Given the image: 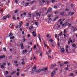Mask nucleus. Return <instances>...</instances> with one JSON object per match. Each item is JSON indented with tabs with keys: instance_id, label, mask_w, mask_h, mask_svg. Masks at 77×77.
<instances>
[{
	"instance_id": "obj_1",
	"label": "nucleus",
	"mask_w": 77,
	"mask_h": 77,
	"mask_svg": "<svg viewBox=\"0 0 77 77\" xmlns=\"http://www.w3.org/2000/svg\"><path fill=\"white\" fill-rule=\"evenodd\" d=\"M43 69H39L36 70V72L37 73H40V72H41L42 71H43Z\"/></svg>"
},
{
	"instance_id": "obj_2",
	"label": "nucleus",
	"mask_w": 77,
	"mask_h": 77,
	"mask_svg": "<svg viewBox=\"0 0 77 77\" xmlns=\"http://www.w3.org/2000/svg\"><path fill=\"white\" fill-rule=\"evenodd\" d=\"M69 40H70V41H68V44L69 45H70V44L71 43H71H72V40L71 39V38H69ZM70 41L71 42H70Z\"/></svg>"
},
{
	"instance_id": "obj_3",
	"label": "nucleus",
	"mask_w": 77,
	"mask_h": 77,
	"mask_svg": "<svg viewBox=\"0 0 77 77\" xmlns=\"http://www.w3.org/2000/svg\"><path fill=\"white\" fill-rule=\"evenodd\" d=\"M56 74V72H55V71L52 72L51 73V77H53L54 76V74Z\"/></svg>"
},
{
	"instance_id": "obj_4",
	"label": "nucleus",
	"mask_w": 77,
	"mask_h": 77,
	"mask_svg": "<svg viewBox=\"0 0 77 77\" xmlns=\"http://www.w3.org/2000/svg\"><path fill=\"white\" fill-rule=\"evenodd\" d=\"M52 8H49V10L48 11V12H51L52 11Z\"/></svg>"
},
{
	"instance_id": "obj_5",
	"label": "nucleus",
	"mask_w": 77,
	"mask_h": 77,
	"mask_svg": "<svg viewBox=\"0 0 77 77\" xmlns=\"http://www.w3.org/2000/svg\"><path fill=\"white\" fill-rule=\"evenodd\" d=\"M13 36V34L11 32H10L8 35L9 38L11 37V36Z\"/></svg>"
},
{
	"instance_id": "obj_6",
	"label": "nucleus",
	"mask_w": 77,
	"mask_h": 77,
	"mask_svg": "<svg viewBox=\"0 0 77 77\" xmlns=\"http://www.w3.org/2000/svg\"><path fill=\"white\" fill-rule=\"evenodd\" d=\"M32 35L33 36H36V32L33 31L32 32Z\"/></svg>"
},
{
	"instance_id": "obj_7",
	"label": "nucleus",
	"mask_w": 77,
	"mask_h": 77,
	"mask_svg": "<svg viewBox=\"0 0 77 77\" xmlns=\"http://www.w3.org/2000/svg\"><path fill=\"white\" fill-rule=\"evenodd\" d=\"M60 51L61 53H64V51H65V49H64L63 48H62L61 49Z\"/></svg>"
},
{
	"instance_id": "obj_8",
	"label": "nucleus",
	"mask_w": 77,
	"mask_h": 77,
	"mask_svg": "<svg viewBox=\"0 0 77 77\" xmlns=\"http://www.w3.org/2000/svg\"><path fill=\"white\" fill-rule=\"evenodd\" d=\"M38 38L40 40V42H41V35H40V34H38Z\"/></svg>"
},
{
	"instance_id": "obj_9",
	"label": "nucleus",
	"mask_w": 77,
	"mask_h": 77,
	"mask_svg": "<svg viewBox=\"0 0 77 77\" xmlns=\"http://www.w3.org/2000/svg\"><path fill=\"white\" fill-rule=\"evenodd\" d=\"M20 46L21 47V48L22 49H23L24 48V46H23V43H21L20 44Z\"/></svg>"
},
{
	"instance_id": "obj_10",
	"label": "nucleus",
	"mask_w": 77,
	"mask_h": 77,
	"mask_svg": "<svg viewBox=\"0 0 77 77\" xmlns=\"http://www.w3.org/2000/svg\"><path fill=\"white\" fill-rule=\"evenodd\" d=\"M60 14L61 15H64L65 14V12H61L60 13Z\"/></svg>"
},
{
	"instance_id": "obj_11",
	"label": "nucleus",
	"mask_w": 77,
	"mask_h": 77,
	"mask_svg": "<svg viewBox=\"0 0 77 77\" xmlns=\"http://www.w3.org/2000/svg\"><path fill=\"white\" fill-rule=\"evenodd\" d=\"M44 42V46L45 47H46L47 46V44H46V42Z\"/></svg>"
},
{
	"instance_id": "obj_12",
	"label": "nucleus",
	"mask_w": 77,
	"mask_h": 77,
	"mask_svg": "<svg viewBox=\"0 0 77 77\" xmlns=\"http://www.w3.org/2000/svg\"><path fill=\"white\" fill-rule=\"evenodd\" d=\"M74 12H70V13H69V15H74Z\"/></svg>"
},
{
	"instance_id": "obj_13",
	"label": "nucleus",
	"mask_w": 77,
	"mask_h": 77,
	"mask_svg": "<svg viewBox=\"0 0 77 77\" xmlns=\"http://www.w3.org/2000/svg\"><path fill=\"white\" fill-rule=\"evenodd\" d=\"M5 58V55H3L2 56H1L0 57V58L1 59H3V58Z\"/></svg>"
},
{
	"instance_id": "obj_14",
	"label": "nucleus",
	"mask_w": 77,
	"mask_h": 77,
	"mask_svg": "<svg viewBox=\"0 0 77 77\" xmlns=\"http://www.w3.org/2000/svg\"><path fill=\"white\" fill-rule=\"evenodd\" d=\"M36 70H35V69H32V73H34L35 72H36Z\"/></svg>"
},
{
	"instance_id": "obj_15",
	"label": "nucleus",
	"mask_w": 77,
	"mask_h": 77,
	"mask_svg": "<svg viewBox=\"0 0 77 77\" xmlns=\"http://www.w3.org/2000/svg\"><path fill=\"white\" fill-rule=\"evenodd\" d=\"M42 52L40 51L39 52V56H42Z\"/></svg>"
},
{
	"instance_id": "obj_16",
	"label": "nucleus",
	"mask_w": 77,
	"mask_h": 77,
	"mask_svg": "<svg viewBox=\"0 0 77 77\" xmlns=\"http://www.w3.org/2000/svg\"><path fill=\"white\" fill-rule=\"evenodd\" d=\"M31 12H29L28 13V17H31Z\"/></svg>"
},
{
	"instance_id": "obj_17",
	"label": "nucleus",
	"mask_w": 77,
	"mask_h": 77,
	"mask_svg": "<svg viewBox=\"0 0 77 77\" xmlns=\"http://www.w3.org/2000/svg\"><path fill=\"white\" fill-rule=\"evenodd\" d=\"M13 26V24L11 23V24L9 25V27L10 28H12V27Z\"/></svg>"
},
{
	"instance_id": "obj_18",
	"label": "nucleus",
	"mask_w": 77,
	"mask_h": 77,
	"mask_svg": "<svg viewBox=\"0 0 77 77\" xmlns=\"http://www.w3.org/2000/svg\"><path fill=\"white\" fill-rule=\"evenodd\" d=\"M48 68H45L42 69H43V71H47V70Z\"/></svg>"
},
{
	"instance_id": "obj_19",
	"label": "nucleus",
	"mask_w": 77,
	"mask_h": 77,
	"mask_svg": "<svg viewBox=\"0 0 77 77\" xmlns=\"http://www.w3.org/2000/svg\"><path fill=\"white\" fill-rule=\"evenodd\" d=\"M27 50H23V51L22 52V53H26V52H27Z\"/></svg>"
},
{
	"instance_id": "obj_20",
	"label": "nucleus",
	"mask_w": 77,
	"mask_h": 77,
	"mask_svg": "<svg viewBox=\"0 0 77 77\" xmlns=\"http://www.w3.org/2000/svg\"><path fill=\"white\" fill-rule=\"evenodd\" d=\"M21 26L20 25H19L17 26L16 28L19 29L20 27H21Z\"/></svg>"
},
{
	"instance_id": "obj_21",
	"label": "nucleus",
	"mask_w": 77,
	"mask_h": 77,
	"mask_svg": "<svg viewBox=\"0 0 77 77\" xmlns=\"http://www.w3.org/2000/svg\"><path fill=\"white\" fill-rule=\"evenodd\" d=\"M3 49L4 51H6V48H3Z\"/></svg>"
},
{
	"instance_id": "obj_22",
	"label": "nucleus",
	"mask_w": 77,
	"mask_h": 77,
	"mask_svg": "<svg viewBox=\"0 0 77 77\" xmlns=\"http://www.w3.org/2000/svg\"><path fill=\"white\" fill-rule=\"evenodd\" d=\"M36 15H37V16H41V14H39V13L38 12V13H36Z\"/></svg>"
},
{
	"instance_id": "obj_23",
	"label": "nucleus",
	"mask_w": 77,
	"mask_h": 77,
	"mask_svg": "<svg viewBox=\"0 0 77 77\" xmlns=\"http://www.w3.org/2000/svg\"><path fill=\"white\" fill-rule=\"evenodd\" d=\"M54 66H54V65H51V68H54Z\"/></svg>"
},
{
	"instance_id": "obj_24",
	"label": "nucleus",
	"mask_w": 77,
	"mask_h": 77,
	"mask_svg": "<svg viewBox=\"0 0 77 77\" xmlns=\"http://www.w3.org/2000/svg\"><path fill=\"white\" fill-rule=\"evenodd\" d=\"M56 2V0H51V2L52 3H54Z\"/></svg>"
},
{
	"instance_id": "obj_25",
	"label": "nucleus",
	"mask_w": 77,
	"mask_h": 77,
	"mask_svg": "<svg viewBox=\"0 0 77 77\" xmlns=\"http://www.w3.org/2000/svg\"><path fill=\"white\" fill-rule=\"evenodd\" d=\"M67 63H68V61H66V62H63V64H67Z\"/></svg>"
},
{
	"instance_id": "obj_26",
	"label": "nucleus",
	"mask_w": 77,
	"mask_h": 77,
	"mask_svg": "<svg viewBox=\"0 0 77 77\" xmlns=\"http://www.w3.org/2000/svg\"><path fill=\"white\" fill-rule=\"evenodd\" d=\"M36 45H35L34 46V50H36Z\"/></svg>"
},
{
	"instance_id": "obj_27",
	"label": "nucleus",
	"mask_w": 77,
	"mask_h": 77,
	"mask_svg": "<svg viewBox=\"0 0 77 77\" xmlns=\"http://www.w3.org/2000/svg\"><path fill=\"white\" fill-rule=\"evenodd\" d=\"M35 25L37 26H38V25H39V24L37 22H35Z\"/></svg>"
},
{
	"instance_id": "obj_28",
	"label": "nucleus",
	"mask_w": 77,
	"mask_h": 77,
	"mask_svg": "<svg viewBox=\"0 0 77 77\" xmlns=\"http://www.w3.org/2000/svg\"><path fill=\"white\" fill-rule=\"evenodd\" d=\"M73 31H75V32L77 30V29L75 28H74L73 29Z\"/></svg>"
},
{
	"instance_id": "obj_29",
	"label": "nucleus",
	"mask_w": 77,
	"mask_h": 77,
	"mask_svg": "<svg viewBox=\"0 0 77 77\" xmlns=\"http://www.w3.org/2000/svg\"><path fill=\"white\" fill-rule=\"evenodd\" d=\"M23 24V22L22 21H20V25L21 26V25Z\"/></svg>"
},
{
	"instance_id": "obj_30",
	"label": "nucleus",
	"mask_w": 77,
	"mask_h": 77,
	"mask_svg": "<svg viewBox=\"0 0 77 77\" xmlns=\"http://www.w3.org/2000/svg\"><path fill=\"white\" fill-rule=\"evenodd\" d=\"M14 38H15V37L14 36H12V37H10L11 39H14Z\"/></svg>"
},
{
	"instance_id": "obj_31",
	"label": "nucleus",
	"mask_w": 77,
	"mask_h": 77,
	"mask_svg": "<svg viewBox=\"0 0 77 77\" xmlns=\"http://www.w3.org/2000/svg\"><path fill=\"white\" fill-rule=\"evenodd\" d=\"M59 36H61V35H62V32H61V33L58 35Z\"/></svg>"
},
{
	"instance_id": "obj_32",
	"label": "nucleus",
	"mask_w": 77,
	"mask_h": 77,
	"mask_svg": "<svg viewBox=\"0 0 77 77\" xmlns=\"http://www.w3.org/2000/svg\"><path fill=\"white\" fill-rule=\"evenodd\" d=\"M18 11L17 10H16L15 11H14V13H18Z\"/></svg>"
},
{
	"instance_id": "obj_33",
	"label": "nucleus",
	"mask_w": 77,
	"mask_h": 77,
	"mask_svg": "<svg viewBox=\"0 0 77 77\" xmlns=\"http://www.w3.org/2000/svg\"><path fill=\"white\" fill-rule=\"evenodd\" d=\"M16 72V71H14L11 73V74L12 75H13V74H14V73H15V72Z\"/></svg>"
},
{
	"instance_id": "obj_34",
	"label": "nucleus",
	"mask_w": 77,
	"mask_h": 77,
	"mask_svg": "<svg viewBox=\"0 0 77 77\" xmlns=\"http://www.w3.org/2000/svg\"><path fill=\"white\" fill-rule=\"evenodd\" d=\"M72 46L73 47H76V45H75V44H73L72 45Z\"/></svg>"
},
{
	"instance_id": "obj_35",
	"label": "nucleus",
	"mask_w": 77,
	"mask_h": 77,
	"mask_svg": "<svg viewBox=\"0 0 77 77\" xmlns=\"http://www.w3.org/2000/svg\"><path fill=\"white\" fill-rule=\"evenodd\" d=\"M22 65H25V63H24V61H23L21 63Z\"/></svg>"
},
{
	"instance_id": "obj_36",
	"label": "nucleus",
	"mask_w": 77,
	"mask_h": 77,
	"mask_svg": "<svg viewBox=\"0 0 77 77\" xmlns=\"http://www.w3.org/2000/svg\"><path fill=\"white\" fill-rule=\"evenodd\" d=\"M7 18H10V17H11V15H7Z\"/></svg>"
},
{
	"instance_id": "obj_37",
	"label": "nucleus",
	"mask_w": 77,
	"mask_h": 77,
	"mask_svg": "<svg viewBox=\"0 0 77 77\" xmlns=\"http://www.w3.org/2000/svg\"><path fill=\"white\" fill-rule=\"evenodd\" d=\"M50 41H51V42L52 43H53V40H52V39H50Z\"/></svg>"
},
{
	"instance_id": "obj_38",
	"label": "nucleus",
	"mask_w": 77,
	"mask_h": 77,
	"mask_svg": "<svg viewBox=\"0 0 77 77\" xmlns=\"http://www.w3.org/2000/svg\"><path fill=\"white\" fill-rule=\"evenodd\" d=\"M36 66H34V67H33V69H35V70H36Z\"/></svg>"
},
{
	"instance_id": "obj_39",
	"label": "nucleus",
	"mask_w": 77,
	"mask_h": 77,
	"mask_svg": "<svg viewBox=\"0 0 77 77\" xmlns=\"http://www.w3.org/2000/svg\"><path fill=\"white\" fill-rule=\"evenodd\" d=\"M8 74H9V72H8V71H7L5 72V74L6 75H8Z\"/></svg>"
},
{
	"instance_id": "obj_40",
	"label": "nucleus",
	"mask_w": 77,
	"mask_h": 77,
	"mask_svg": "<svg viewBox=\"0 0 77 77\" xmlns=\"http://www.w3.org/2000/svg\"><path fill=\"white\" fill-rule=\"evenodd\" d=\"M64 65V64L63 63H62L60 65V66H63Z\"/></svg>"
},
{
	"instance_id": "obj_41",
	"label": "nucleus",
	"mask_w": 77,
	"mask_h": 77,
	"mask_svg": "<svg viewBox=\"0 0 77 77\" xmlns=\"http://www.w3.org/2000/svg\"><path fill=\"white\" fill-rule=\"evenodd\" d=\"M7 17H3V20H5L6 18Z\"/></svg>"
},
{
	"instance_id": "obj_42",
	"label": "nucleus",
	"mask_w": 77,
	"mask_h": 77,
	"mask_svg": "<svg viewBox=\"0 0 77 77\" xmlns=\"http://www.w3.org/2000/svg\"><path fill=\"white\" fill-rule=\"evenodd\" d=\"M65 24L66 25H68V24H69V23L68 22H66L65 23Z\"/></svg>"
},
{
	"instance_id": "obj_43",
	"label": "nucleus",
	"mask_w": 77,
	"mask_h": 77,
	"mask_svg": "<svg viewBox=\"0 0 77 77\" xmlns=\"http://www.w3.org/2000/svg\"><path fill=\"white\" fill-rule=\"evenodd\" d=\"M26 38H24L23 39V42H25V41H26Z\"/></svg>"
},
{
	"instance_id": "obj_44",
	"label": "nucleus",
	"mask_w": 77,
	"mask_h": 77,
	"mask_svg": "<svg viewBox=\"0 0 77 77\" xmlns=\"http://www.w3.org/2000/svg\"><path fill=\"white\" fill-rule=\"evenodd\" d=\"M54 8L55 9H57V6H54Z\"/></svg>"
},
{
	"instance_id": "obj_45",
	"label": "nucleus",
	"mask_w": 77,
	"mask_h": 77,
	"mask_svg": "<svg viewBox=\"0 0 77 77\" xmlns=\"http://www.w3.org/2000/svg\"><path fill=\"white\" fill-rule=\"evenodd\" d=\"M1 68H2V69H3V68H4V66L3 65H1Z\"/></svg>"
},
{
	"instance_id": "obj_46",
	"label": "nucleus",
	"mask_w": 77,
	"mask_h": 77,
	"mask_svg": "<svg viewBox=\"0 0 77 77\" xmlns=\"http://www.w3.org/2000/svg\"><path fill=\"white\" fill-rule=\"evenodd\" d=\"M14 63H15L16 64H17V63H18V62H17V61H16L15 60H14Z\"/></svg>"
},
{
	"instance_id": "obj_47",
	"label": "nucleus",
	"mask_w": 77,
	"mask_h": 77,
	"mask_svg": "<svg viewBox=\"0 0 77 77\" xmlns=\"http://www.w3.org/2000/svg\"><path fill=\"white\" fill-rule=\"evenodd\" d=\"M6 65V63H2V65H3L4 66H5Z\"/></svg>"
},
{
	"instance_id": "obj_48",
	"label": "nucleus",
	"mask_w": 77,
	"mask_h": 77,
	"mask_svg": "<svg viewBox=\"0 0 77 77\" xmlns=\"http://www.w3.org/2000/svg\"><path fill=\"white\" fill-rule=\"evenodd\" d=\"M46 2L48 4H49L50 3V1H46Z\"/></svg>"
},
{
	"instance_id": "obj_49",
	"label": "nucleus",
	"mask_w": 77,
	"mask_h": 77,
	"mask_svg": "<svg viewBox=\"0 0 77 77\" xmlns=\"http://www.w3.org/2000/svg\"><path fill=\"white\" fill-rule=\"evenodd\" d=\"M66 25H65V23L64 24H62V26L63 27H64V26H66Z\"/></svg>"
},
{
	"instance_id": "obj_50",
	"label": "nucleus",
	"mask_w": 77,
	"mask_h": 77,
	"mask_svg": "<svg viewBox=\"0 0 77 77\" xmlns=\"http://www.w3.org/2000/svg\"><path fill=\"white\" fill-rule=\"evenodd\" d=\"M66 53L68 54L69 53V52H68V49H66Z\"/></svg>"
},
{
	"instance_id": "obj_51",
	"label": "nucleus",
	"mask_w": 77,
	"mask_h": 77,
	"mask_svg": "<svg viewBox=\"0 0 77 77\" xmlns=\"http://www.w3.org/2000/svg\"><path fill=\"white\" fill-rule=\"evenodd\" d=\"M64 69H65V70H68L69 69L68 68L66 67L64 68Z\"/></svg>"
},
{
	"instance_id": "obj_52",
	"label": "nucleus",
	"mask_w": 77,
	"mask_h": 77,
	"mask_svg": "<svg viewBox=\"0 0 77 77\" xmlns=\"http://www.w3.org/2000/svg\"><path fill=\"white\" fill-rule=\"evenodd\" d=\"M57 34L55 35V37L56 38H57Z\"/></svg>"
},
{
	"instance_id": "obj_53",
	"label": "nucleus",
	"mask_w": 77,
	"mask_h": 77,
	"mask_svg": "<svg viewBox=\"0 0 77 77\" xmlns=\"http://www.w3.org/2000/svg\"><path fill=\"white\" fill-rule=\"evenodd\" d=\"M55 14H58V12L57 11H56L55 12H54Z\"/></svg>"
},
{
	"instance_id": "obj_54",
	"label": "nucleus",
	"mask_w": 77,
	"mask_h": 77,
	"mask_svg": "<svg viewBox=\"0 0 77 77\" xmlns=\"http://www.w3.org/2000/svg\"><path fill=\"white\" fill-rule=\"evenodd\" d=\"M35 3V2L34 1H32L30 2V4H33V3Z\"/></svg>"
},
{
	"instance_id": "obj_55",
	"label": "nucleus",
	"mask_w": 77,
	"mask_h": 77,
	"mask_svg": "<svg viewBox=\"0 0 77 77\" xmlns=\"http://www.w3.org/2000/svg\"><path fill=\"white\" fill-rule=\"evenodd\" d=\"M29 23H26V26H29Z\"/></svg>"
},
{
	"instance_id": "obj_56",
	"label": "nucleus",
	"mask_w": 77,
	"mask_h": 77,
	"mask_svg": "<svg viewBox=\"0 0 77 77\" xmlns=\"http://www.w3.org/2000/svg\"><path fill=\"white\" fill-rule=\"evenodd\" d=\"M46 36L47 37H48V38H49V37H50V35H49V34H47V36Z\"/></svg>"
},
{
	"instance_id": "obj_57",
	"label": "nucleus",
	"mask_w": 77,
	"mask_h": 77,
	"mask_svg": "<svg viewBox=\"0 0 77 77\" xmlns=\"http://www.w3.org/2000/svg\"><path fill=\"white\" fill-rule=\"evenodd\" d=\"M21 76H24L25 75V74H22L21 75Z\"/></svg>"
},
{
	"instance_id": "obj_58",
	"label": "nucleus",
	"mask_w": 77,
	"mask_h": 77,
	"mask_svg": "<svg viewBox=\"0 0 77 77\" xmlns=\"http://www.w3.org/2000/svg\"><path fill=\"white\" fill-rule=\"evenodd\" d=\"M28 5H29V3H26V4H25V6H27Z\"/></svg>"
},
{
	"instance_id": "obj_59",
	"label": "nucleus",
	"mask_w": 77,
	"mask_h": 77,
	"mask_svg": "<svg viewBox=\"0 0 77 77\" xmlns=\"http://www.w3.org/2000/svg\"><path fill=\"white\" fill-rule=\"evenodd\" d=\"M71 7H73V6H74V4H71Z\"/></svg>"
},
{
	"instance_id": "obj_60",
	"label": "nucleus",
	"mask_w": 77,
	"mask_h": 77,
	"mask_svg": "<svg viewBox=\"0 0 77 77\" xmlns=\"http://www.w3.org/2000/svg\"><path fill=\"white\" fill-rule=\"evenodd\" d=\"M64 33H66V32H67V31H66V29H64Z\"/></svg>"
},
{
	"instance_id": "obj_61",
	"label": "nucleus",
	"mask_w": 77,
	"mask_h": 77,
	"mask_svg": "<svg viewBox=\"0 0 77 77\" xmlns=\"http://www.w3.org/2000/svg\"><path fill=\"white\" fill-rule=\"evenodd\" d=\"M17 76H18V75H20V73L17 72Z\"/></svg>"
},
{
	"instance_id": "obj_62",
	"label": "nucleus",
	"mask_w": 77,
	"mask_h": 77,
	"mask_svg": "<svg viewBox=\"0 0 77 77\" xmlns=\"http://www.w3.org/2000/svg\"><path fill=\"white\" fill-rule=\"evenodd\" d=\"M71 26V25L70 24H69V27H70Z\"/></svg>"
},
{
	"instance_id": "obj_63",
	"label": "nucleus",
	"mask_w": 77,
	"mask_h": 77,
	"mask_svg": "<svg viewBox=\"0 0 77 77\" xmlns=\"http://www.w3.org/2000/svg\"><path fill=\"white\" fill-rule=\"evenodd\" d=\"M8 66H10V65H11V63H8Z\"/></svg>"
},
{
	"instance_id": "obj_64",
	"label": "nucleus",
	"mask_w": 77,
	"mask_h": 77,
	"mask_svg": "<svg viewBox=\"0 0 77 77\" xmlns=\"http://www.w3.org/2000/svg\"><path fill=\"white\" fill-rule=\"evenodd\" d=\"M42 1L43 2V3H45V1L44 0H42Z\"/></svg>"
}]
</instances>
